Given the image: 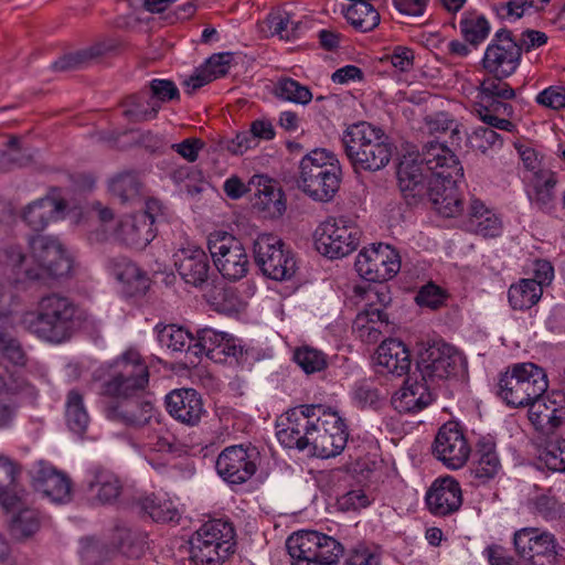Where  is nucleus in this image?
<instances>
[{
	"label": "nucleus",
	"instance_id": "obj_1",
	"mask_svg": "<svg viewBox=\"0 0 565 565\" xmlns=\"http://www.w3.org/2000/svg\"><path fill=\"white\" fill-rule=\"evenodd\" d=\"M276 436L286 448L309 449L319 458H331L343 451L349 434L338 412L322 405H299L278 418Z\"/></svg>",
	"mask_w": 565,
	"mask_h": 565
},
{
	"label": "nucleus",
	"instance_id": "obj_2",
	"mask_svg": "<svg viewBox=\"0 0 565 565\" xmlns=\"http://www.w3.org/2000/svg\"><path fill=\"white\" fill-rule=\"evenodd\" d=\"M424 160L430 171L427 194L434 209L445 217H455L463 211L458 183L463 180V168L456 154L444 143L428 142Z\"/></svg>",
	"mask_w": 565,
	"mask_h": 565
},
{
	"label": "nucleus",
	"instance_id": "obj_3",
	"mask_svg": "<svg viewBox=\"0 0 565 565\" xmlns=\"http://www.w3.org/2000/svg\"><path fill=\"white\" fill-rule=\"evenodd\" d=\"M29 246V256L18 246L4 249V264L17 275L15 281L21 280L20 275L29 280H43L49 277H63L71 271L72 259L58 239L42 235L32 236Z\"/></svg>",
	"mask_w": 565,
	"mask_h": 565
},
{
	"label": "nucleus",
	"instance_id": "obj_4",
	"mask_svg": "<svg viewBox=\"0 0 565 565\" xmlns=\"http://www.w3.org/2000/svg\"><path fill=\"white\" fill-rule=\"evenodd\" d=\"M75 303L58 294L46 295L36 302L34 309L22 315L21 323L39 339L62 343L73 334Z\"/></svg>",
	"mask_w": 565,
	"mask_h": 565
},
{
	"label": "nucleus",
	"instance_id": "obj_5",
	"mask_svg": "<svg viewBox=\"0 0 565 565\" xmlns=\"http://www.w3.org/2000/svg\"><path fill=\"white\" fill-rule=\"evenodd\" d=\"M342 143L355 170L379 171L388 164L393 153L384 131L365 121L350 125L343 131Z\"/></svg>",
	"mask_w": 565,
	"mask_h": 565
},
{
	"label": "nucleus",
	"instance_id": "obj_6",
	"mask_svg": "<svg viewBox=\"0 0 565 565\" xmlns=\"http://www.w3.org/2000/svg\"><path fill=\"white\" fill-rule=\"evenodd\" d=\"M299 169L298 186L305 194L319 202L333 199L341 181V169L333 152L315 149L301 159Z\"/></svg>",
	"mask_w": 565,
	"mask_h": 565
},
{
	"label": "nucleus",
	"instance_id": "obj_7",
	"mask_svg": "<svg viewBox=\"0 0 565 565\" xmlns=\"http://www.w3.org/2000/svg\"><path fill=\"white\" fill-rule=\"evenodd\" d=\"M102 392L105 395L128 398L143 391L149 382L148 366L140 352L129 348L103 367Z\"/></svg>",
	"mask_w": 565,
	"mask_h": 565
},
{
	"label": "nucleus",
	"instance_id": "obj_8",
	"mask_svg": "<svg viewBox=\"0 0 565 565\" xmlns=\"http://www.w3.org/2000/svg\"><path fill=\"white\" fill-rule=\"evenodd\" d=\"M548 388L545 370L532 362L514 363L500 375L498 394L511 407H526V404Z\"/></svg>",
	"mask_w": 565,
	"mask_h": 565
},
{
	"label": "nucleus",
	"instance_id": "obj_9",
	"mask_svg": "<svg viewBox=\"0 0 565 565\" xmlns=\"http://www.w3.org/2000/svg\"><path fill=\"white\" fill-rule=\"evenodd\" d=\"M235 532L224 520H210L190 539V558L195 565H220L234 552Z\"/></svg>",
	"mask_w": 565,
	"mask_h": 565
},
{
	"label": "nucleus",
	"instance_id": "obj_10",
	"mask_svg": "<svg viewBox=\"0 0 565 565\" xmlns=\"http://www.w3.org/2000/svg\"><path fill=\"white\" fill-rule=\"evenodd\" d=\"M417 367L424 382L438 385L463 375L468 363L463 353L456 347L437 341L419 353Z\"/></svg>",
	"mask_w": 565,
	"mask_h": 565
},
{
	"label": "nucleus",
	"instance_id": "obj_11",
	"mask_svg": "<svg viewBox=\"0 0 565 565\" xmlns=\"http://www.w3.org/2000/svg\"><path fill=\"white\" fill-rule=\"evenodd\" d=\"M287 550L292 565H337L343 546L334 537L317 531L302 530L290 535Z\"/></svg>",
	"mask_w": 565,
	"mask_h": 565
},
{
	"label": "nucleus",
	"instance_id": "obj_12",
	"mask_svg": "<svg viewBox=\"0 0 565 565\" xmlns=\"http://www.w3.org/2000/svg\"><path fill=\"white\" fill-rule=\"evenodd\" d=\"M359 226L345 217H329L315 232L316 247L329 258H341L354 252L361 241Z\"/></svg>",
	"mask_w": 565,
	"mask_h": 565
},
{
	"label": "nucleus",
	"instance_id": "obj_13",
	"mask_svg": "<svg viewBox=\"0 0 565 565\" xmlns=\"http://www.w3.org/2000/svg\"><path fill=\"white\" fill-rule=\"evenodd\" d=\"M255 263L265 276L274 280H286L296 273V259L285 243L276 235L260 234L253 244Z\"/></svg>",
	"mask_w": 565,
	"mask_h": 565
},
{
	"label": "nucleus",
	"instance_id": "obj_14",
	"mask_svg": "<svg viewBox=\"0 0 565 565\" xmlns=\"http://www.w3.org/2000/svg\"><path fill=\"white\" fill-rule=\"evenodd\" d=\"M207 248L218 273L228 280H239L248 273L246 250L235 236L215 231L207 237Z\"/></svg>",
	"mask_w": 565,
	"mask_h": 565
},
{
	"label": "nucleus",
	"instance_id": "obj_15",
	"mask_svg": "<svg viewBox=\"0 0 565 565\" xmlns=\"http://www.w3.org/2000/svg\"><path fill=\"white\" fill-rule=\"evenodd\" d=\"M355 268L365 280L384 282L394 278L399 271L401 256L388 244H371L358 254Z\"/></svg>",
	"mask_w": 565,
	"mask_h": 565
},
{
	"label": "nucleus",
	"instance_id": "obj_16",
	"mask_svg": "<svg viewBox=\"0 0 565 565\" xmlns=\"http://www.w3.org/2000/svg\"><path fill=\"white\" fill-rule=\"evenodd\" d=\"M160 210L161 203L151 199L145 211L122 217L115 230L116 239L135 249L146 248L157 235L153 224Z\"/></svg>",
	"mask_w": 565,
	"mask_h": 565
},
{
	"label": "nucleus",
	"instance_id": "obj_17",
	"mask_svg": "<svg viewBox=\"0 0 565 565\" xmlns=\"http://www.w3.org/2000/svg\"><path fill=\"white\" fill-rule=\"evenodd\" d=\"M470 451V445L457 423L448 422L438 429L433 444V454L446 467L454 470L463 467Z\"/></svg>",
	"mask_w": 565,
	"mask_h": 565
},
{
	"label": "nucleus",
	"instance_id": "obj_18",
	"mask_svg": "<svg viewBox=\"0 0 565 565\" xmlns=\"http://www.w3.org/2000/svg\"><path fill=\"white\" fill-rule=\"evenodd\" d=\"M521 61V47L505 30L498 31L487 46L482 65L490 75L511 76Z\"/></svg>",
	"mask_w": 565,
	"mask_h": 565
},
{
	"label": "nucleus",
	"instance_id": "obj_19",
	"mask_svg": "<svg viewBox=\"0 0 565 565\" xmlns=\"http://www.w3.org/2000/svg\"><path fill=\"white\" fill-rule=\"evenodd\" d=\"M257 455L254 450L234 445L226 447L217 456L215 468L217 475L228 484L238 486L247 482L257 471Z\"/></svg>",
	"mask_w": 565,
	"mask_h": 565
},
{
	"label": "nucleus",
	"instance_id": "obj_20",
	"mask_svg": "<svg viewBox=\"0 0 565 565\" xmlns=\"http://www.w3.org/2000/svg\"><path fill=\"white\" fill-rule=\"evenodd\" d=\"M515 553L526 561L536 563L537 558L554 561L559 554V544L556 536L540 527H522L513 534Z\"/></svg>",
	"mask_w": 565,
	"mask_h": 565
},
{
	"label": "nucleus",
	"instance_id": "obj_21",
	"mask_svg": "<svg viewBox=\"0 0 565 565\" xmlns=\"http://www.w3.org/2000/svg\"><path fill=\"white\" fill-rule=\"evenodd\" d=\"M430 171L424 160V152L420 159L411 153L403 156L397 168V181L403 196L415 203L426 196Z\"/></svg>",
	"mask_w": 565,
	"mask_h": 565
},
{
	"label": "nucleus",
	"instance_id": "obj_22",
	"mask_svg": "<svg viewBox=\"0 0 565 565\" xmlns=\"http://www.w3.org/2000/svg\"><path fill=\"white\" fill-rule=\"evenodd\" d=\"M32 486L35 491L55 503L71 500L72 483L68 477L44 460L36 461L30 469Z\"/></svg>",
	"mask_w": 565,
	"mask_h": 565
},
{
	"label": "nucleus",
	"instance_id": "obj_23",
	"mask_svg": "<svg viewBox=\"0 0 565 565\" xmlns=\"http://www.w3.org/2000/svg\"><path fill=\"white\" fill-rule=\"evenodd\" d=\"M0 505L7 513L12 514L10 531L14 537L25 539L39 530V514L28 507L24 493L1 492Z\"/></svg>",
	"mask_w": 565,
	"mask_h": 565
},
{
	"label": "nucleus",
	"instance_id": "obj_24",
	"mask_svg": "<svg viewBox=\"0 0 565 565\" xmlns=\"http://www.w3.org/2000/svg\"><path fill=\"white\" fill-rule=\"evenodd\" d=\"M191 350L193 355H205L215 362H222L227 356H237L242 353V348L235 337L213 328L199 330Z\"/></svg>",
	"mask_w": 565,
	"mask_h": 565
},
{
	"label": "nucleus",
	"instance_id": "obj_25",
	"mask_svg": "<svg viewBox=\"0 0 565 565\" xmlns=\"http://www.w3.org/2000/svg\"><path fill=\"white\" fill-rule=\"evenodd\" d=\"M174 264L186 284L202 287L207 282L211 273L210 259L200 246L188 244L179 248L174 254Z\"/></svg>",
	"mask_w": 565,
	"mask_h": 565
},
{
	"label": "nucleus",
	"instance_id": "obj_26",
	"mask_svg": "<svg viewBox=\"0 0 565 565\" xmlns=\"http://www.w3.org/2000/svg\"><path fill=\"white\" fill-rule=\"evenodd\" d=\"M374 365L379 374L402 377L412 366V356L404 342L397 339H386L374 353Z\"/></svg>",
	"mask_w": 565,
	"mask_h": 565
},
{
	"label": "nucleus",
	"instance_id": "obj_27",
	"mask_svg": "<svg viewBox=\"0 0 565 565\" xmlns=\"http://www.w3.org/2000/svg\"><path fill=\"white\" fill-rule=\"evenodd\" d=\"M429 511L439 516L451 514L462 504V491L459 482L450 476L437 478L426 493Z\"/></svg>",
	"mask_w": 565,
	"mask_h": 565
},
{
	"label": "nucleus",
	"instance_id": "obj_28",
	"mask_svg": "<svg viewBox=\"0 0 565 565\" xmlns=\"http://www.w3.org/2000/svg\"><path fill=\"white\" fill-rule=\"evenodd\" d=\"M249 185L254 188L253 205L265 217L278 218L286 212V198L278 183L265 175H254Z\"/></svg>",
	"mask_w": 565,
	"mask_h": 565
},
{
	"label": "nucleus",
	"instance_id": "obj_29",
	"mask_svg": "<svg viewBox=\"0 0 565 565\" xmlns=\"http://www.w3.org/2000/svg\"><path fill=\"white\" fill-rule=\"evenodd\" d=\"M166 407L173 418L190 426L198 424L204 413L201 396L192 388L170 392L166 396Z\"/></svg>",
	"mask_w": 565,
	"mask_h": 565
},
{
	"label": "nucleus",
	"instance_id": "obj_30",
	"mask_svg": "<svg viewBox=\"0 0 565 565\" xmlns=\"http://www.w3.org/2000/svg\"><path fill=\"white\" fill-rule=\"evenodd\" d=\"M526 407L531 424L543 434H551L557 429L565 415L564 406L545 393L530 401Z\"/></svg>",
	"mask_w": 565,
	"mask_h": 565
},
{
	"label": "nucleus",
	"instance_id": "obj_31",
	"mask_svg": "<svg viewBox=\"0 0 565 565\" xmlns=\"http://www.w3.org/2000/svg\"><path fill=\"white\" fill-rule=\"evenodd\" d=\"M525 193L530 202L539 209L548 207L555 198V188L558 183V174L551 168L524 173Z\"/></svg>",
	"mask_w": 565,
	"mask_h": 565
},
{
	"label": "nucleus",
	"instance_id": "obj_32",
	"mask_svg": "<svg viewBox=\"0 0 565 565\" xmlns=\"http://www.w3.org/2000/svg\"><path fill=\"white\" fill-rule=\"evenodd\" d=\"M122 399L124 401L113 411V415L125 425L143 427L146 425H152L158 418L150 396L139 397L135 395Z\"/></svg>",
	"mask_w": 565,
	"mask_h": 565
},
{
	"label": "nucleus",
	"instance_id": "obj_33",
	"mask_svg": "<svg viewBox=\"0 0 565 565\" xmlns=\"http://www.w3.org/2000/svg\"><path fill=\"white\" fill-rule=\"evenodd\" d=\"M428 383L408 377L392 396V405L399 413H417L433 402Z\"/></svg>",
	"mask_w": 565,
	"mask_h": 565
},
{
	"label": "nucleus",
	"instance_id": "obj_34",
	"mask_svg": "<svg viewBox=\"0 0 565 565\" xmlns=\"http://www.w3.org/2000/svg\"><path fill=\"white\" fill-rule=\"evenodd\" d=\"M468 227L471 232L486 238H494L503 232V221L481 200L471 199L468 211Z\"/></svg>",
	"mask_w": 565,
	"mask_h": 565
},
{
	"label": "nucleus",
	"instance_id": "obj_35",
	"mask_svg": "<svg viewBox=\"0 0 565 565\" xmlns=\"http://www.w3.org/2000/svg\"><path fill=\"white\" fill-rule=\"evenodd\" d=\"M66 203L62 199L45 196L30 203L24 212V222L34 231L44 230L50 222L64 217Z\"/></svg>",
	"mask_w": 565,
	"mask_h": 565
},
{
	"label": "nucleus",
	"instance_id": "obj_36",
	"mask_svg": "<svg viewBox=\"0 0 565 565\" xmlns=\"http://www.w3.org/2000/svg\"><path fill=\"white\" fill-rule=\"evenodd\" d=\"M387 321L388 317L386 312L374 303H371L356 315L353 322V330L363 342L374 343L380 340L382 327L386 326Z\"/></svg>",
	"mask_w": 565,
	"mask_h": 565
},
{
	"label": "nucleus",
	"instance_id": "obj_37",
	"mask_svg": "<svg viewBox=\"0 0 565 565\" xmlns=\"http://www.w3.org/2000/svg\"><path fill=\"white\" fill-rule=\"evenodd\" d=\"M113 274L129 296L142 295L149 287L147 275L127 258L113 262Z\"/></svg>",
	"mask_w": 565,
	"mask_h": 565
},
{
	"label": "nucleus",
	"instance_id": "obj_38",
	"mask_svg": "<svg viewBox=\"0 0 565 565\" xmlns=\"http://www.w3.org/2000/svg\"><path fill=\"white\" fill-rule=\"evenodd\" d=\"M501 461L497 452L495 444L491 439H482L478 444L477 460L471 470L475 479L487 482L501 471Z\"/></svg>",
	"mask_w": 565,
	"mask_h": 565
},
{
	"label": "nucleus",
	"instance_id": "obj_39",
	"mask_svg": "<svg viewBox=\"0 0 565 565\" xmlns=\"http://www.w3.org/2000/svg\"><path fill=\"white\" fill-rule=\"evenodd\" d=\"M86 482L92 494L103 504L114 502L120 493L117 477L105 469H90Z\"/></svg>",
	"mask_w": 565,
	"mask_h": 565
},
{
	"label": "nucleus",
	"instance_id": "obj_40",
	"mask_svg": "<svg viewBox=\"0 0 565 565\" xmlns=\"http://www.w3.org/2000/svg\"><path fill=\"white\" fill-rule=\"evenodd\" d=\"M486 103H477L475 105V113L479 118L492 128H497L504 131H512L514 124L507 118H500L502 116H511L513 114V107L502 99H492Z\"/></svg>",
	"mask_w": 565,
	"mask_h": 565
},
{
	"label": "nucleus",
	"instance_id": "obj_41",
	"mask_svg": "<svg viewBox=\"0 0 565 565\" xmlns=\"http://www.w3.org/2000/svg\"><path fill=\"white\" fill-rule=\"evenodd\" d=\"M351 3L343 9L348 22L356 30L370 32L374 30L381 17L370 0H350Z\"/></svg>",
	"mask_w": 565,
	"mask_h": 565
},
{
	"label": "nucleus",
	"instance_id": "obj_42",
	"mask_svg": "<svg viewBox=\"0 0 565 565\" xmlns=\"http://www.w3.org/2000/svg\"><path fill=\"white\" fill-rule=\"evenodd\" d=\"M543 295L537 281L522 278L512 284L508 290L509 303L514 310H527L535 306Z\"/></svg>",
	"mask_w": 565,
	"mask_h": 565
},
{
	"label": "nucleus",
	"instance_id": "obj_43",
	"mask_svg": "<svg viewBox=\"0 0 565 565\" xmlns=\"http://www.w3.org/2000/svg\"><path fill=\"white\" fill-rule=\"evenodd\" d=\"M141 509L156 522H173L180 513L167 494H151L140 501Z\"/></svg>",
	"mask_w": 565,
	"mask_h": 565
},
{
	"label": "nucleus",
	"instance_id": "obj_44",
	"mask_svg": "<svg viewBox=\"0 0 565 565\" xmlns=\"http://www.w3.org/2000/svg\"><path fill=\"white\" fill-rule=\"evenodd\" d=\"M65 419L68 428L76 434H83L88 427L89 415L82 394L76 390H72L67 393L65 401Z\"/></svg>",
	"mask_w": 565,
	"mask_h": 565
},
{
	"label": "nucleus",
	"instance_id": "obj_45",
	"mask_svg": "<svg viewBox=\"0 0 565 565\" xmlns=\"http://www.w3.org/2000/svg\"><path fill=\"white\" fill-rule=\"evenodd\" d=\"M158 330V341L161 347H164L171 351L178 352L188 350L192 353L191 348L193 347V337L182 327L174 324L164 326L162 328L156 327Z\"/></svg>",
	"mask_w": 565,
	"mask_h": 565
},
{
	"label": "nucleus",
	"instance_id": "obj_46",
	"mask_svg": "<svg viewBox=\"0 0 565 565\" xmlns=\"http://www.w3.org/2000/svg\"><path fill=\"white\" fill-rule=\"evenodd\" d=\"M508 76H488L480 82L478 87V103H486L492 99L510 100L515 97L514 89L503 79Z\"/></svg>",
	"mask_w": 565,
	"mask_h": 565
},
{
	"label": "nucleus",
	"instance_id": "obj_47",
	"mask_svg": "<svg viewBox=\"0 0 565 565\" xmlns=\"http://www.w3.org/2000/svg\"><path fill=\"white\" fill-rule=\"evenodd\" d=\"M275 93L280 99L299 105H307L312 99V93L309 87L290 77L278 79Z\"/></svg>",
	"mask_w": 565,
	"mask_h": 565
},
{
	"label": "nucleus",
	"instance_id": "obj_48",
	"mask_svg": "<svg viewBox=\"0 0 565 565\" xmlns=\"http://www.w3.org/2000/svg\"><path fill=\"white\" fill-rule=\"evenodd\" d=\"M140 183L138 177L131 172L116 175L109 182L110 193L121 203L134 202L139 196Z\"/></svg>",
	"mask_w": 565,
	"mask_h": 565
},
{
	"label": "nucleus",
	"instance_id": "obj_49",
	"mask_svg": "<svg viewBox=\"0 0 565 565\" xmlns=\"http://www.w3.org/2000/svg\"><path fill=\"white\" fill-rule=\"evenodd\" d=\"M266 23L271 35L286 41L295 39L300 28V23L294 21L291 14L284 10L269 13Z\"/></svg>",
	"mask_w": 565,
	"mask_h": 565
},
{
	"label": "nucleus",
	"instance_id": "obj_50",
	"mask_svg": "<svg viewBox=\"0 0 565 565\" xmlns=\"http://www.w3.org/2000/svg\"><path fill=\"white\" fill-rule=\"evenodd\" d=\"M548 2L550 0H510L498 8V13L501 18L514 22L524 14L544 9Z\"/></svg>",
	"mask_w": 565,
	"mask_h": 565
},
{
	"label": "nucleus",
	"instance_id": "obj_51",
	"mask_svg": "<svg viewBox=\"0 0 565 565\" xmlns=\"http://www.w3.org/2000/svg\"><path fill=\"white\" fill-rule=\"evenodd\" d=\"M426 128L431 135L450 134L451 143H459V124L448 113H436L426 117Z\"/></svg>",
	"mask_w": 565,
	"mask_h": 565
},
{
	"label": "nucleus",
	"instance_id": "obj_52",
	"mask_svg": "<svg viewBox=\"0 0 565 565\" xmlns=\"http://www.w3.org/2000/svg\"><path fill=\"white\" fill-rule=\"evenodd\" d=\"M383 552L375 544L359 543L349 550L345 565H382Z\"/></svg>",
	"mask_w": 565,
	"mask_h": 565
},
{
	"label": "nucleus",
	"instance_id": "obj_53",
	"mask_svg": "<svg viewBox=\"0 0 565 565\" xmlns=\"http://www.w3.org/2000/svg\"><path fill=\"white\" fill-rule=\"evenodd\" d=\"M460 29L463 38L471 44H479L489 34L490 26L482 15L467 14L461 19Z\"/></svg>",
	"mask_w": 565,
	"mask_h": 565
},
{
	"label": "nucleus",
	"instance_id": "obj_54",
	"mask_svg": "<svg viewBox=\"0 0 565 565\" xmlns=\"http://www.w3.org/2000/svg\"><path fill=\"white\" fill-rule=\"evenodd\" d=\"M149 427L145 447L151 451H170L173 444V436L168 431L160 419L157 418Z\"/></svg>",
	"mask_w": 565,
	"mask_h": 565
},
{
	"label": "nucleus",
	"instance_id": "obj_55",
	"mask_svg": "<svg viewBox=\"0 0 565 565\" xmlns=\"http://www.w3.org/2000/svg\"><path fill=\"white\" fill-rule=\"evenodd\" d=\"M414 52L407 46L397 45L381 57V63L396 73H408L414 67Z\"/></svg>",
	"mask_w": 565,
	"mask_h": 565
},
{
	"label": "nucleus",
	"instance_id": "obj_56",
	"mask_svg": "<svg viewBox=\"0 0 565 565\" xmlns=\"http://www.w3.org/2000/svg\"><path fill=\"white\" fill-rule=\"evenodd\" d=\"M448 292L440 286L428 282L419 288L415 296V302L422 308L436 310L446 305Z\"/></svg>",
	"mask_w": 565,
	"mask_h": 565
},
{
	"label": "nucleus",
	"instance_id": "obj_57",
	"mask_svg": "<svg viewBox=\"0 0 565 565\" xmlns=\"http://www.w3.org/2000/svg\"><path fill=\"white\" fill-rule=\"evenodd\" d=\"M294 359L308 374L320 372L327 365L326 355L321 351L309 347L296 350Z\"/></svg>",
	"mask_w": 565,
	"mask_h": 565
},
{
	"label": "nucleus",
	"instance_id": "obj_58",
	"mask_svg": "<svg viewBox=\"0 0 565 565\" xmlns=\"http://www.w3.org/2000/svg\"><path fill=\"white\" fill-rule=\"evenodd\" d=\"M540 459L550 470L565 472V439L548 443Z\"/></svg>",
	"mask_w": 565,
	"mask_h": 565
},
{
	"label": "nucleus",
	"instance_id": "obj_59",
	"mask_svg": "<svg viewBox=\"0 0 565 565\" xmlns=\"http://www.w3.org/2000/svg\"><path fill=\"white\" fill-rule=\"evenodd\" d=\"M515 149L522 161L524 173H533L546 167L545 156L530 143H518Z\"/></svg>",
	"mask_w": 565,
	"mask_h": 565
},
{
	"label": "nucleus",
	"instance_id": "obj_60",
	"mask_svg": "<svg viewBox=\"0 0 565 565\" xmlns=\"http://www.w3.org/2000/svg\"><path fill=\"white\" fill-rule=\"evenodd\" d=\"M494 129L490 126L477 128L470 138L472 147L482 153L487 152L490 148L502 147V138Z\"/></svg>",
	"mask_w": 565,
	"mask_h": 565
},
{
	"label": "nucleus",
	"instance_id": "obj_61",
	"mask_svg": "<svg viewBox=\"0 0 565 565\" xmlns=\"http://www.w3.org/2000/svg\"><path fill=\"white\" fill-rule=\"evenodd\" d=\"M0 351L12 364H24L25 356L20 343L6 331L0 333Z\"/></svg>",
	"mask_w": 565,
	"mask_h": 565
},
{
	"label": "nucleus",
	"instance_id": "obj_62",
	"mask_svg": "<svg viewBox=\"0 0 565 565\" xmlns=\"http://www.w3.org/2000/svg\"><path fill=\"white\" fill-rule=\"evenodd\" d=\"M0 351L12 364H24L25 356L20 343L6 331L0 333Z\"/></svg>",
	"mask_w": 565,
	"mask_h": 565
},
{
	"label": "nucleus",
	"instance_id": "obj_63",
	"mask_svg": "<svg viewBox=\"0 0 565 565\" xmlns=\"http://www.w3.org/2000/svg\"><path fill=\"white\" fill-rule=\"evenodd\" d=\"M233 61V54L230 52H222L217 54H213L207 61L202 65L204 70L209 73L212 79L220 78L227 74L231 63Z\"/></svg>",
	"mask_w": 565,
	"mask_h": 565
},
{
	"label": "nucleus",
	"instance_id": "obj_64",
	"mask_svg": "<svg viewBox=\"0 0 565 565\" xmlns=\"http://www.w3.org/2000/svg\"><path fill=\"white\" fill-rule=\"evenodd\" d=\"M483 556L489 565H520V563L510 554L509 550L499 544L488 545L483 550Z\"/></svg>",
	"mask_w": 565,
	"mask_h": 565
}]
</instances>
